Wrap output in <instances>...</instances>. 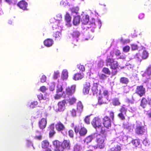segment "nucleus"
<instances>
[{
  "label": "nucleus",
  "mask_w": 151,
  "mask_h": 151,
  "mask_svg": "<svg viewBox=\"0 0 151 151\" xmlns=\"http://www.w3.org/2000/svg\"><path fill=\"white\" fill-rule=\"evenodd\" d=\"M119 139V138L117 137L115 139V140L113 139L111 141V144L113 145L114 144V146L108 151H120L121 150V147L120 146L117 144Z\"/></svg>",
  "instance_id": "nucleus-9"
},
{
  "label": "nucleus",
  "mask_w": 151,
  "mask_h": 151,
  "mask_svg": "<svg viewBox=\"0 0 151 151\" xmlns=\"http://www.w3.org/2000/svg\"><path fill=\"white\" fill-rule=\"evenodd\" d=\"M148 54L146 51H144L143 52L142 57L144 59H146L148 57Z\"/></svg>",
  "instance_id": "nucleus-48"
},
{
  "label": "nucleus",
  "mask_w": 151,
  "mask_h": 151,
  "mask_svg": "<svg viewBox=\"0 0 151 151\" xmlns=\"http://www.w3.org/2000/svg\"><path fill=\"white\" fill-rule=\"evenodd\" d=\"M47 90L46 87L44 86L41 87L40 88V91L43 93H44Z\"/></svg>",
  "instance_id": "nucleus-62"
},
{
  "label": "nucleus",
  "mask_w": 151,
  "mask_h": 151,
  "mask_svg": "<svg viewBox=\"0 0 151 151\" xmlns=\"http://www.w3.org/2000/svg\"><path fill=\"white\" fill-rule=\"evenodd\" d=\"M120 81L121 83L126 84L128 82L129 80L128 78H126L122 77L121 78Z\"/></svg>",
  "instance_id": "nucleus-42"
},
{
  "label": "nucleus",
  "mask_w": 151,
  "mask_h": 151,
  "mask_svg": "<svg viewBox=\"0 0 151 151\" xmlns=\"http://www.w3.org/2000/svg\"><path fill=\"white\" fill-rule=\"evenodd\" d=\"M143 143L145 146H148L150 144V142L147 138H145L143 141Z\"/></svg>",
  "instance_id": "nucleus-51"
},
{
  "label": "nucleus",
  "mask_w": 151,
  "mask_h": 151,
  "mask_svg": "<svg viewBox=\"0 0 151 151\" xmlns=\"http://www.w3.org/2000/svg\"><path fill=\"white\" fill-rule=\"evenodd\" d=\"M103 124L104 127L108 128L111 125V122L109 118L106 116L103 118Z\"/></svg>",
  "instance_id": "nucleus-15"
},
{
  "label": "nucleus",
  "mask_w": 151,
  "mask_h": 151,
  "mask_svg": "<svg viewBox=\"0 0 151 151\" xmlns=\"http://www.w3.org/2000/svg\"><path fill=\"white\" fill-rule=\"evenodd\" d=\"M103 86L99 85L98 83L96 82H94L93 86L91 88V90L92 91L93 94L94 95L95 94H96L99 91L100 92V89H101Z\"/></svg>",
  "instance_id": "nucleus-11"
},
{
  "label": "nucleus",
  "mask_w": 151,
  "mask_h": 151,
  "mask_svg": "<svg viewBox=\"0 0 151 151\" xmlns=\"http://www.w3.org/2000/svg\"><path fill=\"white\" fill-rule=\"evenodd\" d=\"M70 111L72 116L74 117L76 116V111L75 109H73L71 110Z\"/></svg>",
  "instance_id": "nucleus-56"
},
{
  "label": "nucleus",
  "mask_w": 151,
  "mask_h": 151,
  "mask_svg": "<svg viewBox=\"0 0 151 151\" xmlns=\"http://www.w3.org/2000/svg\"><path fill=\"white\" fill-rule=\"evenodd\" d=\"M132 142L134 147H137L140 146V141L139 140L134 139L132 140Z\"/></svg>",
  "instance_id": "nucleus-34"
},
{
  "label": "nucleus",
  "mask_w": 151,
  "mask_h": 151,
  "mask_svg": "<svg viewBox=\"0 0 151 151\" xmlns=\"http://www.w3.org/2000/svg\"><path fill=\"white\" fill-rule=\"evenodd\" d=\"M131 47L132 50H135L138 49V46L135 44H133L131 45Z\"/></svg>",
  "instance_id": "nucleus-49"
},
{
  "label": "nucleus",
  "mask_w": 151,
  "mask_h": 151,
  "mask_svg": "<svg viewBox=\"0 0 151 151\" xmlns=\"http://www.w3.org/2000/svg\"><path fill=\"white\" fill-rule=\"evenodd\" d=\"M99 94L98 98V104L101 105L106 103V101L108 100L109 92L103 87L100 89Z\"/></svg>",
  "instance_id": "nucleus-2"
},
{
  "label": "nucleus",
  "mask_w": 151,
  "mask_h": 151,
  "mask_svg": "<svg viewBox=\"0 0 151 151\" xmlns=\"http://www.w3.org/2000/svg\"><path fill=\"white\" fill-rule=\"evenodd\" d=\"M130 47L129 46H126L123 48V51L125 52H127L129 51Z\"/></svg>",
  "instance_id": "nucleus-53"
},
{
  "label": "nucleus",
  "mask_w": 151,
  "mask_h": 151,
  "mask_svg": "<svg viewBox=\"0 0 151 151\" xmlns=\"http://www.w3.org/2000/svg\"><path fill=\"white\" fill-rule=\"evenodd\" d=\"M65 20L66 22V25L68 27H70L71 25L70 23L71 17L69 14L68 13L66 14L65 17Z\"/></svg>",
  "instance_id": "nucleus-27"
},
{
  "label": "nucleus",
  "mask_w": 151,
  "mask_h": 151,
  "mask_svg": "<svg viewBox=\"0 0 151 151\" xmlns=\"http://www.w3.org/2000/svg\"><path fill=\"white\" fill-rule=\"evenodd\" d=\"M90 86V84L89 83H86L84 85L83 92L85 94H87L89 93Z\"/></svg>",
  "instance_id": "nucleus-24"
},
{
  "label": "nucleus",
  "mask_w": 151,
  "mask_h": 151,
  "mask_svg": "<svg viewBox=\"0 0 151 151\" xmlns=\"http://www.w3.org/2000/svg\"><path fill=\"white\" fill-rule=\"evenodd\" d=\"M147 103V101L146 99L144 98H143L141 101V106L144 108Z\"/></svg>",
  "instance_id": "nucleus-40"
},
{
  "label": "nucleus",
  "mask_w": 151,
  "mask_h": 151,
  "mask_svg": "<svg viewBox=\"0 0 151 151\" xmlns=\"http://www.w3.org/2000/svg\"><path fill=\"white\" fill-rule=\"evenodd\" d=\"M54 43L53 40L51 39H47L44 40V44L47 47H50L52 46Z\"/></svg>",
  "instance_id": "nucleus-20"
},
{
  "label": "nucleus",
  "mask_w": 151,
  "mask_h": 151,
  "mask_svg": "<svg viewBox=\"0 0 151 151\" xmlns=\"http://www.w3.org/2000/svg\"><path fill=\"white\" fill-rule=\"evenodd\" d=\"M81 149L80 145H76L74 146V151H80Z\"/></svg>",
  "instance_id": "nucleus-50"
},
{
  "label": "nucleus",
  "mask_w": 151,
  "mask_h": 151,
  "mask_svg": "<svg viewBox=\"0 0 151 151\" xmlns=\"http://www.w3.org/2000/svg\"><path fill=\"white\" fill-rule=\"evenodd\" d=\"M145 17V14L143 13L139 14L138 16V17L139 19H142L144 18Z\"/></svg>",
  "instance_id": "nucleus-61"
},
{
  "label": "nucleus",
  "mask_w": 151,
  "mask_h": 151,
  "mask_svg": "<svg viewBox=\"0 0 151 151\" xmlns=\"http://www.w3.org/2000/svg\"><path fill=\"white\" fill-rule=\"evenodd\" d=\"M61 34L59 31H57L55 33L54 35L53 36L55 39H59L61 37Z\"/></svg>",
  "instance_id": "nucleus-37"
},
{
  "label": "nucleus",
  "mask_w": 151,
  "mask_h": 151,
  "mask_svg": "<svg viewBox=\"0 0 151 151\" xmlns=\"http://www.w3.org/2000/svg\"><path fill=\"white\" fill-rule=\"evenodd\" d=\"M126 67L129 70H132L134 67V65L132 64H130L129 63H127L126 64Z\"/></svg>",
  "instance_id": "nucleus-43"
},
{
  "label": "nucleus",
  "mask_w": 151,
  "mask_h": 151,
  "mask_svg": "<svg viewBox=\"0 0 151 151\" xmlns=\"http://www.w3.org/2000/svg\"><path fill=\"white\" fill-rule=\"evenodd\" d=\"M115 53L118 58L122 59L124 58V56L120 55L121 53L119 50H117L115 51Z\"/></svg>",
  "instance_id": "nucleus-39"
},
{
  "label": "nucleus",
  "mask_w": 151,
  "mask_h": 151,
  "mask_svg": "<svg viewBox=\"0 0 151 151\" xmlns=\"http://www.w3.org/2000/svg\"><path fill=\"white\" fill-rule=\"evenodd\" d=\"M146 129L144 126L137 125L135 130L136 133L138 134H143L146 132Z\"/></svg>",
  "instance_id": "nucleus-13"
},
{
  "label": "nucleus",
  "mask_w": 151,
  "mask_h": 151,
  "mask_svg": "<svg viewBox=\"0 0 151 151\" xmlns=\"http://www.w3.org/2000/svg\"><path fill=\"white\" fill-rule=\"evenodd\" d=\"M104 62L103 60H100L99 61L98 64V66L99 67H101L103 65Z\"/></svg>",
  "instance_id": "nucleus-60"
},
{
  "label": "nucleus",
  "mask_w": 151,
  "mask_h": 151,
  "mask_svg": "<svg viewBox=\"0 0 151 151\" xmlns=\"http://www.w3.org/2000/svg\"><path fill=\"white\" fill-rule=\"evenodd\" d=\"M54 20H56L55 21H58V22L59 24L60 25L59 27L60 29H61L63 26L62 23V17L61 14H57L55 18L52 19H50L51 22L52 23V22Z\"/></svg>",
  "instance_id": "nucleus-12"
},
{
  "label": "nucleus",
  "mask_w": 151,
  "mask_h": 151,
  "mask_svg": "<svg viewBox=\"0 0 151 151\" xmlns=\"http://www.w3.org/2000/svg\"><path fill=\"white\" fill-rule=\"evenodd\" d=\"M47 124V120L46 119L42 118L39 123V126L40 128L43 129L46 127Z\"/></svg>",
  "instance_id": "nucleus-23"
},
{
  "label": "nucleus",
  "mask_w": 151,
  "mask_h": 151,
  "mask_svg": "<svg viewBox=\"0 0 151 151\" xmlns=\"http://www.w3.org/2000/svg\"><path fill=\"white\" fill-rule=\"evenodd\" d=\"M84 77V74L83 73H78L75 74L73 76V80L77 81L81 79Z\"/></svg>",
  "instance_id": "nucleus-21"
},
{
  "label": "nucleus",
  "mask_w": 151,
  "mask_h": 151,
  "mask_svg": "<svg viewBox=\"0 0 151 151\" xmlns=\"http://www.w3.org/2000/svg\"><path fill=\"white\" fill-rule=\"evenodd\" d=\"M68 3L66 0H63V1H60V5L62 6L65 7L68 5Z\"/></svg>",
  "instance_id": "nucleus-44"
},
{
  "label": "nucleus",
  "mask_w": 151,
  "mask_h": 151,
  "mask_svg": "<svg viewBox=\"0 0 151 151\" xmlns=\"http://www.w3.org/2000/svg\"><path fill=\"white\" fill-rule=\"evenodd\" d=\"M85 122L87 124H88L90 123L89 116H86L84 120Z\"/></svg>",
  "instance_id": "nucleus-63"
},
{
  "label": "nucleus",
  "mask_w": 151,
  "mask_h": 151,
  "mask_svg": "<svg viewBox=\"0 0 151 151\" xmlns=\"http://www.w3.org/2000/svg\"><path fill=\"white\" fill-rule=\"evenodd\" d=\"M65 104L66 101L65 100H63V101L59 102L58 104V110L59 111H64L65 109Z\"/></svg>",
  "instance_id": "nucleus-19"
},
{
  "label": "nucleus",
  "mask_w": 151,
  "mask_h": 151,
  "mask_svg": "<svg viewBox=\"0 0 151 151\" xmlns=\"http://www.w3.org/2000/svg\"><path fill=\"white\" fill-rule=\"evenodd\" d=\"M17 6L20 8L24 10H27V8L28 6V4L25 1L22 0L20 1L17 4Z\"/></svg>",
  "instance_id": "nucleus-17"
},
{
  "label": "nucleus",
  "mask_w": 151,
  "mask_h": 151,
  "mask_svg": "<svg viewBox=\"0 0 151 151\" xmlns=\"http://www.w3.org/2000/svg\"><path fill=\"white\" fill-rule=\"evenodd\" d=\"M60 76V72L59 70H56L54 72L53 76V77L54 79H57Z\"/></svg>",
  "instance_id": "nucleus-46"
},
{
  "label": "nucleus",
  "mask_w": 151,
  "mask_h": 151,
  "mask_svg": "<svg viewBox=\"0 0 151 151\" xmlns=\"http://www.w3.org/2000/svg\"><path fill=\"white\" fill-rule=\"evenodd\" d=\"M68 77V72L67 70H63L62 75V78L63 80L66 79Z\"/></svg>",
  "instance_id": "nucleus-31"
},
{
  "label": "nucleus",
  "mask_w": 151,
  "mask_h": 151,
  "mask_svg": "<svg viewBox=\"0 0 151 151\" xmlns=\"http://www.w3.org/2000/svg\"><path fill=\"white\" fill-rule=\"evenodd\" d=\"M96 138L98 145L94 146H90L89 148L92 150L95 149L98 147L100 149L103 148L104 146V142L105 138V137L103 135L99 134L97 133V136L96 137Z\"/></svg>",
  "instance_id": "nucleus-5"
},
{
  "label": "nucleus",
  "mask_w": 151,
  "mask_h": 151,
  "mask_svg": "<svg viewBox=\"0 0 151 151\" xmlns=\"http://www.w3.org/2000/svg\"><path fill=\"white\" fill-rule=\"evenodd\" d=\"M87 132V130L84 127L81 128L80 130L79 133L81 136H85Z\"/></svg>",
  "instance_id": "nucleus-32"
},
{
  "label": "nucleus",
  "mask_w": 151,
  "mask_h": 151,
  "mask_svg": "<svg viewBox=\"0 0 151 151\" xmlns=\"http://www.w3.org/2000/svg\"><path fill=\"white\" fill-rule=\"evenodd\" d=\"M126 115V114L120 113L118 114V116L121 119L124 120L125 119V115Z\"/></svg>",
  "instance_id": "nucleus-55"
},
{
  "label": "nucleus",
  "mask_w": 151,
  "mask_h": 151,
  "mask_svg": "<svg viewBox=\"0 0 151 151\" xmlns=\"http://www.w3.org/2000/svg\"><path fill=\"white\" fill-rule=\"evenodd\" d=\"M54 124H51L50 126V130L49 133L50 136H52L55 133V132L54 130Z\"/></svg>",
  "instance_id": "nucleus-35"
},
{
  "label": "nucleus",
  "mask_w": 151,
  "mask_h": 151,
  "mask_svg": "<svg viewBox=\"0 0 151 151\" xmlns=\"http://www.w3.org/2000/svg\"><path fill=\"white\" fill-rule=\"evenodd\" d=\"M83 109V105L81 101L78 102L77 104V112L79 114H81L82 111Z\"/></svg>",
  "instance_id": "nucleus-25"
},
{
  "label": "nucleus",
  "mask_w": 151,
  "mask_h": 151,
  "mask_svg": "<svg viewBox=\"0 0 151 151\" xmlns=\"http://www.w3.org/2000/svg\"><path fill=\"white\" fill-rule=\"evenodd\" d=\"M77 68L81 71H85V68L84 66L81 65H77Z\"/></svg>",
  "instance_id": "nucleus-52"
},
{
  "label": "nucleus",
  "mask_w": 151,
  "mask_h": 151,
  "mask_svg": "<svg viewBox=\"0 0 151 151\" xmlns=\"http://www.w3.org/2000/svg\"><path fill=\"white\" fill-rule=\"evenodd\" d=\"M89 20V16L88 15L83 16L81 19L82 25V28L83 29H87L89 28H95L96 27V25L94 23V20H92V22L91 23L88 22Z\"/></svg>",
  "instance_id": "nucleus-3"
},
{
  "label": "nucleus",
  "mask_w": 151,
  "mask_h": 151,
  "mask_svg": "<svg viewBox=\"0 0 151 151\" xmlns=\"http://www.w3.org/2000/svg\"><path fill=\"white\" fill-rule=\"evenodd\" d=\"M136 91V93L141 97L143 96L145 93V88L142 86H137Z\"/></svg>",
  "instance_id": "nucleus-16"
},
{
  "label": "nucleus",
  "mask_w": 151,
  "mask_h": 151,
  "mask_svg": "<svg viewBox=\"0 0 151 151\" xmlns=\"http://www.w3.org/2000/svg\"><path fill=\"white\" fill-rule=\"evenodd\" d=\"M113 53V52H111L110 53L111 56L109 57H107L106 60V65L107 66H110V68L115 70L117 68L118 64L117 61L114 60L111 58L113 56L112 55Z\"/></svg>",
  "instance_id": "nucleus-6"
},
{
  "label": "nucleus",
  "mask_w": 151,
  "mask_h": 151,
  "mask_svg": "<svg viewBox=\"0 0 151 151\" xmlns=\"http://www.w3.org/2000/svg\"><path fill=\"white\" fill-rule=\"evenodd\" d=\"M76 86L73 85L70 87H68L66 88L65 93L68 95H72L75 91Z\"/></svg>",
  "instance_id": "nucleus-18"
},
{
  "label": "nucleus",
  "mask_w": 151,
  "mask_h": 151,
  "mask_svg": "<svg viewBox=\"0 0 151 151\" xmlns=\"http://www.w3.org/2000/svg\"><path fill=\"white\" fill-rule=\"evenodd\" d=\"M97 136V133H95L89 135L86 137L83 140L85 143L88 144L91 142L92 140Z\"/></svg>",
  "instance_id": "nucleus-14"
},
{
  "label": "nucleus",
  "mask_w": 151,
  "mask_h": 151,
  "mask_svg": "<svg viewBox=\"0 0 151 151\" xmlns=\"http://www.w3.org/2000/svg\"><path fill=\"white\" fill-rule=\"evenodd\" d=\"M127 109L125 107L124 105H123L119 110L120 113H123L124 114H126Z\"/></svg>",
  "instance_id": "nucleus-38"
},
{
  "label": "nucleus",
  "mask_w": 151,
  "mask_h": 151,
  "mask_svg": "<svg viewBox=\"0 0 151 151\" xmlns=\"http://www.w3.org/2000/svg\"><path fill=\"white\" fill-rule=\"evenodd\" d=\"M56 129L58 131H61L64 129L63 124L60 122H58L55 125Z\"/></svg>",
  "instance_id": "nucleus-28"
},
{
  "label": "nucleus",
  "mask_w": 151,
  "mask_h": 151,
  "mask_svg": "<svg viewBox=\"0 0 151 151\" xmlns=\"http://www.w3.org/2000/svg\"><path fill=\"white\" fill-rule=\"evenodd\" d=\"M71 11L73 14H75L76 16H77L78 12V7H74L71 9Z\"/></svg>",
  "instance_id": "nucleus-36"
},
{
  "label": "nucleus",
  "mask_w": 151,
  "mask_h": 151,
  "mask_svg": "<svg viewBox=\"0 0 151 151\" xmlns=\"http://www.w3.org/2000/svg\"><path fill=\"white\" fill-rule=\"evenodd\" d=\"M151 75V65H149L147 68L146 70L145 71L143 74L142 75V76L143 77V79H144L145 77H146L147 79V80L144 81L145 83H147L149 84V82L150 83V85L151 86V79L150 78V76Z\"/></svg>",
  "instance_id": "nucleus-8"
},
{
  "label": "nucleus",
  "mask_w": 151,
  "mask_h": 151,
  "mask_svg": "<svg viewBox=\"0 0 151 151\" xmlns=\"http://www.w3.org/2000/svg\"><path fill=\"white\" fill-rule=\"evenodd\" d=\"M55 85V83L54 82H52L50 83L49 85V89L50 91H52L54 90Z\"/></svg>",
  "instance_id": "nucleus-45"
},
{
  "label": "nucleus",
  "mask_w": 151,
  "mask_h": 151,
  "mask_svg": "<svg viewBox=\"0 0 151 151\" xmlns=\"http://www.w3.org/2000/svg\"><path fill=\"white\" fill-rule=\"evenodd\" d=\"M46 80V77L45 75L42 76L41 79L40 81L42 83H44L45 82Z\"/></svg>",
  "instance_id": "nucleus-58"
},
{
  "label": "nucleus",
  "mask_w": 151,
  "mask_h": 151,
  "mask_svg": "<svg viewBox=\"0 0 151 151\" xmlns=\"http://www.w3.org/2000/svg\"><path fill=\"white\" fill-rule=\"evenodd\" d=\"M53 144L55 148V151H63L65 148L69 149L70 147L69 140H64L63 143L55 140L53 142Z\"/></svg>",
  "instance_id": "nucleus-1"
},
{
  "label": "nucleus",
  "mask_w": 151,
  "mask_h": 151,
  "mask_svg": "<svg viewBox=\"0 0 151 151\" xmlns=\"http://www.w3.org/2000/svg\"><path fill=\"white\" fill-rule=\"evenodd\" d=\"M37 98L40 100L42 99L45 100L46 99L45 97H44L42 94L41 93L37 95Z\"/></svg>",
  "instance_id": "nucleus-57"
},
{
  "label": "nucleus",
  "mask_w": 151,
  "mask_h": 151,
  "mask_svg": "<svg viewBox=\"0 0 151 151\" xmlns=\"http://www.w3.org/2000/svg\"><path fill=\"white\" fill-rule=\"evenodd\" d=\"M98 76L100 79L102 80L105 79L107 77L106 75L103 74H100Z\"/></svg>",
  "instance_id": "nucleus-54"
},
{
  "label": "nucleus",
  "mask_w": 151,
  "mask_h": 151,
  "mask_svg": "<svg viewBox=\"0 0 151 151\" xmlns=\"http://www.w3.org/2000/svg\"><path fill=\"white\" fill-rule=\"evenodd\" d=\"M93 127L96 129L97 132L103 133L105 130V128L102 126L101 120L99 117L94 118L91 122Z\"/></svg>",
  "instance_id": "nucleus-4"
},
{
  "label": "nucleus",
  "mask_w": 151,
  "mask_h": 151,
  "mask_svg": "<svg viewBox=\"0 0 151 151\" xmlns=\"http://www.w3.org/2000/svg\"><path fill=\"white\" fill-rule=\"evenodd\" d=\"M63 89L62 86L58 83L56 89L57 94L54 97L55 99H58L62 96L64 97H65V92L63 91Z\"/></svg>",
  "instance_id": "nucleus-7"
},
{
  "label": "nucleus",
  "mask_w": 151,
  "mask_h": 151,
  "mask_svg": "<svg viewBox=\"0 0 151 151\" xmlns=\"http://www.w3.org/2000/svg\"><path fill=\"white\" fill-rule=\"evenodd\" d=\"M52 25L53 30L58 29L59 30H61L62 29V28L61 29H60L59 27L60 25L59 24L58 22V21H55L54 22H53Z\"/></svg>",
  "instance_id": "nucleus-30"
},
{
  "label": "nucleus",
  "mask_w": 151,
  "mask_h": 151,
  "mask_svg": "<svg viewBox=\"0 0 151 151\" xmlns=\"http://www.w3.org/2000/svg\"><path fill=\"white\" fill-rule=\"evenodd\" d=\"M74 17L73 21V23L74 25L77 26L78 25L80 22V17L78 15L75 16V15H73Z\"/></svg>",
  "instance_id": "nucleus-26"
},
{
  "label": "nucleus",
  "mask_w": 151,
  "mask_h": 151,
  "mask_svg": "<svg viewBox=\"0 0 151 151\" xmlns=\"http://www.w3.org/2000/svg\"><path fill=\"white\" fill-rule=\"evenodd\" d=\"M27 145L28 147H29L31 145H32L34 148L35 149V148L33 146V144L32 143V142L29 140H27Z\"/></svg>",
  "instance_id": "nucleus-59"
},
{
  "label": "nucleus",
  "mask_w": 151,
  "mask_h": 151,
  "mask_svg": "<svg viewBox=\"0 0 151 151\" xmlns=\"http://www.w3.org/2000/svg\"><path fill=\"white\" fill-rule=\"evenodd\" d=\"M38 104V102L37 101H30L28 102L27 104V106L31 108H34Z\"/></svg>",
  "instance_id": "nucleus-22"
},
{
  "label": "nucleus",
  "mask_w": 151,
  "mask_h": 151,
  "mask_svg": "<svg viewBox=\"0 0 151 151\" xmlns=\"http://www.w3.org/2000/svg\"><path fill=\"white\" fill-rule=\"evenodd\" d=\"M124 128H127L129 131L132 130L133 128V126L131 124L127 123V124H124Z\"/></svg>",
  "instance_id": "nucleus-33"
},
{
  "label": "nucleus",
  "mask_w": 151,
  "mask_h": 151,
  "mask_svg": "<svg viewBox=\"0 0 151 151\" xmlns=\"http://www.w3.org/2000/svg\"><path fill=\"white\" fill-rule=\"evenodd\" d=\"M70 35L71 36L72 40L73 41V43L75 45L76 43L78 41V37L80 35V32L78 31H75L70 32Z\"/></svg>",
  "instance_id": "nucleus-10"
},
{
  "label": "nucleus",
  "mask_w": 151,
  "mask_h": 151,
  "mask_svg": "<svg viewBox=\"0 0 151 151\" xmlns=\"http://www.w3.org/2000/svg\"><path fill=\"white\" fill-rule=\"evenodd\" d=\"M120 103L119 102V99L117 98H115L113 99V104L115 106L119 105Z\"/></svg>",
  "instance_id": "nucleus-41"
},
{
  "label": "nucleus",
  "mask_w": 151,
  "mask_h": 151,
  "mask_svg": "<svg viewBox=\"0 0 151 151\" xmlns=\"http://www.w3.org/2000/svg\"><path fill=\"white\" fill-rule=\"evenodd\" d=\"M65 99L66 100L69 102V104L70 105L73 104L76 101V99L74 97H69V99H68V98H67V97H66L65 96Z\"/></svg>",
  "instance_id": "nucleus-29"
},
{
  "label": "nucleus",
  "mask_w": 151,
  "mask_h": 151,
  "mask_svg": "<svg viewBox=\"0 0 151 151\" xmlns=\"http://www.w3.org/2000/svg\"><path fill=\"white\" fill-rule=\"evenodd\" d=\"M74 130L76 133H78L79 131H80V127L79 126H76L75 127Z\"/></svg>",
  "instance_id": "nucleus-64"
},
{
  "label": "nucleus",
  "mask_w": 151,
  "mask_h": 151,
  "mask_svg": "<svg viewBox=\"0 0 151 151\" xmlns=\"http://www.w3.org/2000/svg\"><path fill=\"white\" fill-rule=\"evenodd\" d=\"M102 71L104 73L106 74H108V75H110V71L108 68H103Z\"/></svg>",
  "instance_id": "nucleus-47"
}]
</instances>
